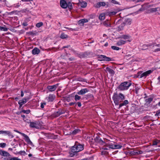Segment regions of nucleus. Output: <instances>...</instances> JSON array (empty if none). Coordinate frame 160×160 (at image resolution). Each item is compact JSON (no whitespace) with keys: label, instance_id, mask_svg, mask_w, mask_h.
<instances>
[{"label":"nucleus","instance_id":"f257e3e1","mask_svg":"<svg viewBox=\"0 0 160 160\" xmlns=\"http://www.w3.org/2000/svg\"><path fill=\"white\" fill-rule=\"evenodd\" d=\"M83 149V146L82 145H74L71 149L69 152L71 157H73L76 153Z\"/></svg>","mask_w":160,"mask_h":160},{"label":"nucleus","instance_id":"f03ea898","mask_svg":"<svg viewBox=\"0 0 160 160\" xmlns=\"http://www.w3.org/2000/svg\"><path fill=\"white\" fill-rule=\"evenodd\" d=\"M106 145L108 148L112 149H120L122 147L121 145L117 144L115 142H110L107 143Z\"/></svg>","mask_w":160,"mask_h":160},{"label":"nucleus","instance_id":"7ed1b4c3","mask_svg":"<svg viewBox=\"0 0 160 160\" xmlns=\"http://www.w3.org/2000/svg\"><path fill=\"white\" fill-rule=\"evenodd\" d=\"M131 83L129 82H124L121 84L118 87V88L121 91L127 90L131 85Z\"/></svg>","mask_w":160,"mask_h":160},{"label":"nucleus","instance_id":"20e7f679","mask_svg":"<svg viewBox=\"0 0 160 160\" xmlns=\"http://www.w3.org/2000/svg\"><path fill=\"white\" fill-rule=\"evenodd\" d=\"M112 99L116 105H118L119 102L121 101L117 94H114L112 97Z\"/></svg>","mask_w":160,"mask_h":160},{"label":"nucleus","instance_id":"39448f33","mask_svg":"<svg viewBox=\"0 0 160 160\" xmlns=\"http://www.w3.org/2000/svg\"><path fill=\"white\" fill-rule=\"evenodd\" d=\"M71 4V3L69 2L68 3L65 0H61L60 4L61 7L63 8H66L69 5Z\"/></svg>","mask_w":160,"mask_h":160},{"label":"nucleus","instance_id":"423d86ee","mask_svg":"<svg viewBox=\"0 0 160 160\" xmlns=\"http://www.w3.org/2000/svg\"><path fill=\"white\" fill-rule=\"evenodd\" d=\"M100 61H110L111 59L108 57H107L103 55H100L98 57Z\"/></svg>","mask_w":160,"mask_h":160},{"label":"nucleus","instance_id":"0eeeda50","mask_svg":"<svg viewBox=\"0 0 160 160\" xmlns=\"http://www.w3.org/2000/svg\"><path fill=\"white\" fill-rule=\"evenodd\" d=\"M99 143L101 145L104 146L101 149L102 150V151H101L102 153V154H106V153H107L106 152H103L102 151L103 150H108V148H106L105 146V145H106V144L105 142H104L102 140L100 141H99Z\"/></svg>","mask_w":160,"mask_h":160},{"label":"nucleus","instance_id":"6e6552de","mask_svg":"<svg viewBox=\"0 0 160 160\" xmlns=\"http://www.w3.org/2000/svg\"><path fill=\"white\" fill-rule=\"evenodd\" d=\"M131 36L128 35H122L120 38L122 39H123L124 40H126L129 42H131L132 41L131 39H130V38Z\"/></svg>","mask_w":160,"mask_h":160},{"label":"nucleus","instance_id":"1a4fd4ad","mask_svg":"<svg viewBox=\"0 0 160 160\" xmlns=\"http://www.w3.org/2000/svg\"><path fill=\"white\" fill-rule=\"evenodd\" d=\"M0 155L3 157H8L10 154L6 151L0 149Z\"/></svg>","mask_w":160,"mask_h":160},{"label":"nucleus","instance_id":"9d476101","mask_svg":"<svg viewBox=\"0 0 160 160\" xmlns=\"http://www.w3.org/2000/svg\"><path fill=\"white\" fill-rule=\"evenodd\" d=\"M55 97V96L53 94H50L48 97L46 98V100L48 102H52L54 100Z\"/></svg>","mask_w":160,"mask_h":160},{"label":"nucleus","instance_id":"9b49d317","mask_svg":"<svg viewBox=\"0 0 160 160\" xmlns=\"http://www.w3.org/2000/svg\"><path fill=\"white\" fill-rule=\"evenodd\" d=\"M89 21L88 19H83L79 20L78 22V24L81 26H83L84 23L88 22Z\"/></svg>","mask_w":160,"mask_h":160},{"label":"nucleus","instance_id":"f8f14e48","mask_svg":"<svg viewBox=\"0 0 160 160\" xmlns=\"http://www.w3.org/2000/svg\"><path fill=\"white\" fill-rule=\"evenodd\" d=\"M22 135L25 138V141L29 144H32V142L30 141L28 136L24 133H22Z\"/></svg>","mask_w":160,"mask_h":160},{"label":"nucleus","instance_id":"ddd939ff","mask_svg":"<svg viewBox=\"0 0 160 160\" xmlns=\"http://www.w3.org/2000/svg\"><path fill=\"white\" fill-rule=\"evenodd\" d=\"M88 92V90L87 88H84L78 92V94L79 95H83Z\"/></svg>","mask_w":160,"mask_h":160},{"label":"nucleus","instance_id":"4468645a","mask_svg":"<svg viewBox=\"0 0 160 160\" xmlns=\"http://www.w3.org/2000/svg\"><path fill=\"white\" fill-rule=\"evenodd\" d=\"M152 71L151 70H149L143 73L140 76L141 78L144 77H146L151 73Z\"/></svg>","mask_w":160,"mask_h":160},{"label":"nucleus","instance_id":"2eb2a0df","mask_svg":"<svg viewBox=\"0 0 160 160\" xmlns=\"http://www.w3.org/2000/svg\"><path fill=\"white\" fill-rule=\"evenodd\" d=\"M106 5V3L104 2H100L97 3L95 5V7L97 8H99L101 6H104Z\"/></svg>","mask_w":160,"mask_h":160},{"label":"nucleus","instance_id":"dca6fc26","mask_svg":"<svg viewBox=\"0 0 160 160\" xmlns=\"http://www.w3.org/2000/svg\"><path fill=\"white\" fill-rule=\"evenodd\" d=\"M30 126L31 128H39V127L36 122H30Z\"/></svg>","mask_w":160,"mask_h":160},{"label":"nucleus","instance_id":"f3484780","mask_svg":"<svg viewBox=\"0 0 160 160\" xmlns=\"http://www.w3.org/2000/svg\"><path fill=\"white\" fill-rule=\"evenodd\" d=\"M56 86L55 85L53 86H48V88L50 92L54 91L56 89Z\"/></svg>","mask_w":160,"mask_h":160},{"label":"nucleus","instance_id":"a211bd4d","mask_svg":"<svg viewBox=\"0 0 160 160\" xmlns=\"http://www.w3.org/2000/svg\"><path fill=\"white\" fill-rule=\"evenodd\" d=\"M27 99L26 98H23L22 99L20 100L18 102V104L21 107L23 104L26 102Z\"/></svg>","mask_w":160,"mask_h":160},{"label":"nucleus","instance_id":"6ab92c4d","mask_svg":"<svg viewBox=\"0 0 160 160\" xmlns=\"http://www.w3.org/2000/svg\"><path fill=\"white\" fill-rule=\"evenodd\" d=\"M39 52L40 50L39 49L36 48H34L32 50V53L34 55L38 54H39Z\"/></svg>","mask_w":160,"mask_h":160},{"label":"nucleus","instance_id":"aec40b11","mask_svg":"<svg viewBox=\"0 0 160 160\" xmlns=\"http://www.w3.org/2000/svg\"><path fill=\"white\" fill-rule=\"evenodd\" d=\"M126 42V41L123 40H120L118 41L117 43V45L120 46L125 44Z\"/></svg>","mask_w":160,"mask_h":160},{"label":"nucleus","instance_id":"412c9836","mask_svg":"<svg viewBox=\"0 0 160 160\" xmlns=\"http://www.w3.org/2000/svg\"><path fill=\"white\" fill-rule=\"evenodd\" d=\"M106 71L112 75H113L114 73V71L108 67L106 68Z\"/></svg>","mask_w":160,"mask_h":160},{"label":"nucleus","instance_id":"4be33fe9","mask_svg":"<svg viewBox=\"0 0 160 160\" xmlns=\"http://www.w3.org/2000/svg\"><path fill=\"white\" fill-rule=\"evenodd\" d=\"M158 9L159 10V8H151L149 10V12L150 13L155 12L156 11H158Z\"/></svg>","mask_w":160,"mask_h":160},{"label":"nucleus","instance_id":"5701e85b","mask_svg":"<svg viewBox=\"0 0 160 160\" xmlns=\"http://www.w3.org/2000/svg\"><path fill=\"white\" fill-rule=\"evenodd\" d=\"M80 5L81 7L84 8L87 6V4L86 2L83 1L81 2L80 3Z\"/></svg>","mask_w":160,"mask_h":160},{"label":"nucleus","instance_id":"b1692460","mask_svg":"<svg viewBox=\"0 0 160 160\" xmlns=\"http://www.w3.org/2000/svg\"><path fill=\"white\" fill-rule=\"evenodd\" d=\"M99 18L101 20H104L105 19V14L103 13L101 14L99 16Z\"/></svg>","mask_w":160,"mask_h":160},{"label":"nucleus","instance_id":"393cba45","mask_svg":"<svg viewBox=\"0 0 160 160\" xmlns=\"http://www.w3.org/2000/svg\"><path fill=\"white\" fill-rule=\"evenodd\" d=\"M119 98H120L121 101H122V100H124L125 99V97L124 96L123 94L122 93H120L118 95Z\"/></svg>","mask_w":160,"mask_h":160},{"label":"nucleus","instance_id":"a878e982","mask_svg":"<svg viewBox=\"0 0 160 160\" xmlns=\"http://www.w3.org/2000/svg\"><path fill=\"white\" fill-rule=\"evenodd\" d=\"M155 47H157V48H156L154 50L155 52L160 51V44H159L156 45Z\"/></svg>","mask_w":160,"mask_h":160},{"label":"nucleus","instance_id":"bb28decb","mask_svg":"<svg viewBox=\"0 0 160 160\" xmlns=\"http://www.w3.org/2000/svg\"><path fill=\"white\" fill-rule=\"evenodd\" d=\"M17 153L23 156L25 155L26 154L25 152L24 151H21L17 152Z\"/></svg>","mask_w":160,"mask_h":160},{"label":"nucleus","instance_id":"cd10ccee","mask_svg":"<svg viewBox=\"0 0 160 160\" xmlns=\"http://www.w3.org/2000/svg\"><path fill=\"white\" fill-rule=\"evenodd\" d=\"M131 20L130 19H127L125 21L126 24L127 25H130L131 24Z\"/></svg>","mask_w":160,"mask_h":160},{"label":"nucleus","instance_id":"c85d7f7f","mask_svg":"<svg viewBox=\"0 0 160 160\" xmlns=\"http://www.w3.org/2000/svg\"><path fill=\"white\" fill-rule=\"evenodd\" d=\"M61 38L62 39L66 38L68 37V36L64 33H62L60 36Z\"/></svg>","mask_w":160,"mask_h":160},{"label":"nucleus","instance_id":"c756f323","mask_svg":"<svg viewBox=\"0 0 160 160\" xmlns=\"http://www.w3.org/2000/svg\"><path fill=\"white\" fill-rule=\"evenodd\" d=\"M160 142V140H156L153 141L152 145H156L158 143Z\"/></svg>","mask_w":160,"mask_h":160},{"label":"nucleus","instance_id":"7c9ffc66","mask_svg":"<svg viewBox=\"0 0 160 160\" xmlns=\"http://www.w3.org/2000/svg\"><path fill=\"white\" fill-rule=\"evenodd\" d=\"M8 30L7 28L0 26V30L4 31H6Z\"/></svg>","mask_w":160,"mask_h":160},{"label":"nucleus","instance_id":"2f4dec72","mask_svg":"<svg viewBox=\"0 0 160 160\" xmlns=\"http://www.w3.org/2000/svg\"><path fill=\"white\" fill-rule=\"evenodd\" d=\"M111 48L113 50L117 51L119 50L120 49L119 48L115 46H112Z\"/></svg>","mask_w":160,"mask_h":160},{"label":"nucleus","instance_id":"473e14b6","mask_svg":"<svg viewBox=\"0 0 160 160\" xmlns=\"http://www.w3.org/2000/svg\"><path fill=\"white\" fill-rule=\"evenodd\" d=\"M6 146V144L5 143H0V147L4 148Z\"/></svg>","mask_w":160,"mask_h":160},{"label":"nucleus","instance_id":"72a5a7b5","mask_svg":"<svg viewBox=\"0 0 160 160\" xmlns=\"http://www.w3.org/2000/svg\"><path fill=\"white\" fill-rule=\"evenodd\" d=\"M42 25L43 23L42 22H40L37 23L36 25V26L38 28H39L42 26Z\"/></svg>","mask_w":160,"mask_h":160},{"label":"nucleus","instance_id":"f704fd0d","mask_svg":"<svg viewBox=\"0 0 160 160\" xmlns=\"http://www.w3.org/2000/svg\"><path fill=\"white\" fill-rule=\"evenodd\" d=\"M22 112L27 114H28L30 112V110H22Z\"/></svg>","mask_w":160,"mask_h":160},{"label":"nucleus","instance_id":"c9c22d12","mask_svg":"<svg viewBox=\"0 0 160 160\" xmlns=\"http://www.w3.org/2000/svg\"><path fill=\"white\" fill-rule=\"evenodd\" d=\"M11 134L10 132L8 131H4L3 134L5 135H9Z\"/></svg>","mask_w":160,"mask_h":160},{"label":"nucleus","instance_id":"e433bc0d","mask_svg":"<svg viewBox=\"0 0 160 160\" xmlns=\"http://www.w3.org/2000/svg\"><path fill=\"white\" fill-rule=\"evenodd\" d=\"M80 97L77 95L75 96V99L76 101L79 100L80 99Z\"/></svg>","mask_w":160,"mask_h":160},{"label":"nucleus","instance_id":"4c0bfd02","mask_svg":"<svg viewBox=\"0 0 160 160\" xmlns=\"http://www.w3.org/2000/svg\"><path fill=\"white\" fill-rule=\"evenodd\" d=\"M9 160H22L18 158L14 157L11 158Z\"/></svg>","mask_w":160,"mask_h":160},{"label":"nucleus","instance_id":"58836bf2","mask_svg":"<svg viewBox=\"0 0 160 160\" xmlns=\"http://www.w3.org/2000/svg\"><path fill=\"white\" fill-rule=\"evenodd\" d=\"M80 132V131L78 130H75L73 131L72 134H75L78 132Z\"/></svg>","mask_w":160,"mask_h":160},{"label":"nucleus","instance_id":"ea45409f","mask_svg":"<svg viewBox=\"0 0 160 160\" xmlns=\"http://www.w3.org/2000/svg\"><path fill=\"white\" fill-rule=\"evenodd\" d=\"M117 12H109V15L110 16L112 15H114L116 14L117 13Z\"/></svg>","mask_w":160,"mask_h":160},{"label":"nucleus","instance_id":"a19ab883","mask_svg":"<svg viewBox=\"0 0 160 160\" xmlns=\"http://www.w3.org/2000/svg\"><path fill=\"white\" fill-rule=\"evenodd\" d=\"M155 115L157 116H160V110H159L156 112Z\"/></svg>","mask_w":160,"mask_h":160},{"label":"nucleus","instance_id":"79ce46f5","mask_svg":"<svg viewBox=\"0 0 160 160\" xmlns=\"http://www.w3.org/2000/svg\"><path fill=\"white\" fill-rule=\"evenodd\" d=\"M123 103L125 105H126L128 104V102L127 100H125L124 101Z\"/></svg>","mask_w":160,"mask_h":160},{"label":"nucleus","instance_id":"37998d69","mask_svg":"<svg viewBox=\"0 0 160 160\" xmlns=\"http://www.w3.org/2000/svg\"><path fill=\"white\" fill-rule=\"evenodd\" d=\"M46 105L45 103H42L41 105V107L42 108H43L44 106Z\"/></svg>","mask_w":160,"mask_h":160},{"label":"nucleus","instance_id":"c03bdc74","mask_svg":"<svg viewBox=\"0 0 160 160\" xmlns=\"http://www.w3.org/2000/svg\"><path fill=\"white\" fill-rule=\"evenodd\" d=\"M125 105L124 103H121L119 104V107H121Z\"/></svg>","mask_w":160,"mask_h":160},{"label":"nucleus","instance_id":"a18cd8bd","mask_svg":"<svg viewBox=\"0 0 160 160\" xmlns=\"http://www.w3.org/2000/svg\"><path fill=\"white\" fill-rule=\"evenodd\" d=\"M21 96L22 97H23V96H24V93H23V91H21Z\"/></svg>","mask_w":160,"mask_h":160},{"label":"nucleus","instance_id":"49530a36","mask_svg":"<svg viewBox=\"0 0 160 160\" xmlns=\"http://www.w3.org/2000/svg\"><path fill=\"white\" fill-rule=\"evenodd\" d=\"M78 106L79 107H80L81 106V104L80 102H78Z\"/></svg>","mask_w":160,"mask_h":160},{"label":"nucleus","instance_id":"de8ad7c7","mask_svg":"<svg viewBox=\"0 0 160 160\" xmlns=\"http://www.w3.org/2000/svg\"><path fill=\"white\" fill-rule=\"evenodd\" d=\"M74 104H75V103H74V102H70L69 103V105L70 106H71V105H72Z\"/></svg>","mask_w":160,"mask_h":160},{"label":"nucleus","instance_id":"09e8293b","mask_svg":"<svg viewBox=\"0 0 160 160\" xmlns=\"http://www.w3.org/2000/svg\"><path fill=\"white\" fill-rule=\"evenodd\" d=\"M14 131L19 133L21 135H22V133L19 132L17 130H14Z\"/></svg>","mask_w":160,"mask_h":160},{"label":"nucleus","instance_id":"8fccbe9b","mask_svg":"<svg viewBox=\"0 0 160 160\" xmlns=\"http://www.w3.org/2000/svg\"><path fill=\"white\" fill-rule=\"evenodd\" d=\"M4 131L3 130H1L0 131V132L1 134H3V132Z\"/></svg>","mask_w":160,"mask_h":160},{"label":"nucleus","instance_id":"3c124183","mask_svg":"<svg viewBox=\"0 0 160 160\" xmlns=\"http://www.w3.org/2000/svg\"><path fill=\"white\" fill-rule=\"evenodd\" d=\"M32 156V155L31 154H29L28 155V156L30 157Z\"/></svg>","mask_w":160,"mask_h":160},{"label":"nucleus","instance_id":"603ef678","mask_svg":"<svg viewBox=\"0 0 160 160\" xmlns=\"http://www.w3.org/2000/svg\"><path fill=\"white\" fill-rule=\"evenodd\" d=\"M112 1H113V2H112L113 3H115V4H116V1H113V0H112Z\"/></svg>","mask_w":160,"mask_h":160},{"label":"nucleus","instance_id":"864d4df0","mask_svg":"<svg viewBox=\"0 0 160 160\" xmlns=\"http://www.w3.org/2000/svg\"><path fill=\"white\" fill-rule=\"evenodd\" d=\"M8 149H9V150H11V151H12V148H8Z\"/></svg>","mask_w":160,"mask_h":160},{"label":"nucleus","instance_id":"5fc2aeb1","mask_svg":"<svg viewBox=\"0 0 160 160\" xmlns=\"http://www.w3.org/2000/svg\"><path fill=\"white\" fill-rule=\"evenodd\" d=\"M22 117L23 118H24L25 117V116L24 115H22Z\"/></svg>","mask_w":160,"mask_h":160},{"label":"nucleus","instance_id":"6e6d98bb","mask_svg":"<svg viewBox=\"0 0 160 160\" xmlns=\"http://www.w3.org/2000/svg\"><path fill=\"white\" fill-rule=\"evenodd\" d=\"M121 25H122V26L123 27L124 26V24L122 23L121 24Z\"/></svg>","mask_w":160,"mask_h":160},{"label":"nucleus","instance_id":"4d7b16f0","mask_svg":"<svg viewBox=\"0 0 160 160\" xmlns=\"http://www.w3.org/2000/svg\"><path fill=\"white\" fill-rule=\"evenodd\" d=\"M152 100V99H151V98H149V101H151Z\"/></svg>","mask_w":160,"mask_h":160},{"label":"nucleus","instance_id":"13d9d810","mask_svg":"<svg viewBox=\"0 0 160 160\" xmlns=\"http://www.w3.org/2000/svg\"><path fill=\"white\" fill-rule=\"evenodd\" d=\"M158 79L160 81V77H159L158 78Z\"/></svg>","mask_w":160,"mask_h":160},{"label":"nucleus","instance_id":"bf43d9fd","mask_svg":"<svg viewBox=\"0 0 160 160\" xmlns=\"http://www.w3.org/2000/svg\"><path fill=\"white\" fill-rule=\"evenodd\" d=\"M158 105H159V106H160V102H159V103H158Z\"/></svg>","mask_w":160,"mask_h":160},{"label":"nucleus","instance_id":"052dcab7","mask_svg":"<svg viewBox=\"0 0 160 160\" xmlns=\"http://www.w3.org/2000/svg\"><path fill=\"white\" fill-rule=\"evenodd\" d=\"M159 68L160 69V67Z\"/></svg>","mask_w":160,"mask_h":160},{"label":"nucleus","instance_id":"680f3d73","mask_svg":"<svg viewBox=\"0 0 160 160\" xmlns=\"http://www.w3.org/2000/svg\"><path fill=\"white\" fill-rule=\"evenodd\" d=\"M1 13V12H0V13Z\"/></svg>","mask_w":160,"mask_h":160}]
</instances>
